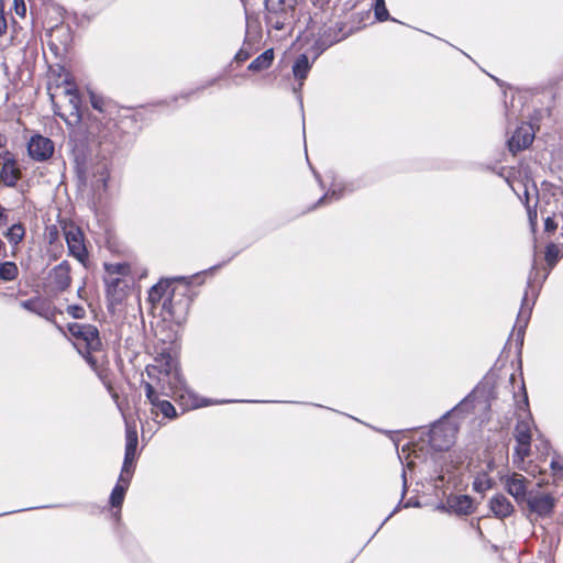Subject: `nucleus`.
I'll return each mask as SVG.
<instances>
[{
  "mask_svg": "<svg viewBox=\"0 0 563 563\" xmlns=\"http://www.w3.org/2000/svg\"><path fill=\"white\" fill-rule=\"evenodd\" d=\"M136 275L137 272L130 262H108V310H111L118 320L125 317V301Z\"/></svg>",
  "mask_w": 563,
  "mask_h": 563,
  "instance_id": "obj_1",
  "label": "nucleus"
},
{
  "mask_svg": "<svg viewBox=\"0 0 563 563\" xmlns=\"http://www.w3.org/2000/svg\"><path fill=\"white\" fill-rule=\"evenodd\" d=\"M139 435L135 424H128L125 430V451L123 464L115 486L110 495V504L114 508H120L125 493L133 477L137 461Z\"/></svg>",
  "mask_w": 563,
  "mask_h": 563,
  "instance_id": "obj_2",
  "label": "nucleus"
},
{
  "mask_svg": "<svg viewBox=\"0 0 563 563\" xmlns=\"http://www.w3.org/2000/svg\"><path fill=\"white\" fill-rule=\"evenodd\" d=\"M219 266L210 267L207 271L195 274L190 277H178L176 280L185 282L184 285H173L170 291L163 303V309L161 313L163 318L166 320H170L176 324H181L186 321L190 305H191V296L189 295L190 285L192 284V279L198 278L201 274H206L208 272H213Z\"/></svg>",
  "mask_w": 563,
  "mask_h": 563,
  "instance_id": "obj_3",
  "label": "nucleus"
},
{
  "mask_svg": "<svg viewBox=\"0 0 563 563\" xmlns=\"http://www.w3.org/2000/svg\"><path fill=\"white\" fill-rule=\"evenodd\" d=\"M468 406L466 399L462 400L452 410L448 411L439 421L434 422L428 434V443L434 451H446L455 442L459 427L455 422L449 421L448 418L454 413L463 412Z\"/></svg>",
  "mask_w": 563,
  "mask_h": 563,
  "instance_id": "obj_4",
  "label": "nucleus"
},
{
  "mask_svg": "<svg viewBox=\"0 0 563 563\" xmlns=\"http://www.w3.org/2000/svg\"><path fill=\"white\" fill-rule=\"evenodd\" d=\"M297 0H265V23L269 29L283 31L295 22Z\"/></svg>",
  "mask_w": 563,
  "mask_h": 563,
  "instance_id": "obj_5",
  "label": "nucleus"
},
{
  "mask_svg": "<svg viewBox=\"0 0 563 563\" xmlns=\"http://www.w3.org/2000/svg\"><path fill=\"white\" fill-rule=\"evenodd\" d=\"M135 126V120L129 109H119L115 103L108 101V132L111 142L120 147L130 142V131Z\"/></svg>",
  "mask_w": 563,
  "mask_h": 563,
  "instance_id": "obj_6",
  "label": "nucleus"
},
{
  "mask_svg": "<svg viewBox=\"0 0 563 563\" xmlns=\"http://www.w3.org/2000/svg\"><path fill=\"white\" fill-rule=\"evenodd\" d=\"M54 112L56 115H59L64 121L74 125L79 123L82 120V113L80 110V98L77 93V89L73 84H67V86L63 90L64 104L58 106L55 103V96L51 95Z\"/></svg>",
  "mask_w": 563,
  "mask_h": 563,
  "instance_id": "obj_7",
  "label": "nucleus"
},
{
  "mask_svg": "<svg viewBox=\"0 0 563 563\" xmlns=\"http://www.w3.org/2000/svg\"><path fill=\"white\" fill-rule=\"evenodd\" d=\"M82 341L85 342V349H86V360L92 367V369L97 373L99 378L103 382V371L99 367V363H103L106 355L100 350L101 346V340L99 338L98 330L90 324H86V328L84 330L82 334Z\"/></svg>",
  "mask_w": 563,
  "mask_h": 563,
  "instance_id": "obj_8",
  "label": "nucleus"
},
{
  "mask_svg": "<svg viewBox=\"0 0 563 563\" xmlns=\"http://www.w3.org/2000/svg\"><path fill=\"white\" fill-rule=\"evenodd\" d=\"M147 377L152 380L157 391L166 397H175L172 387V358L165 361L164 364L147 365L145 368Z\"/></svg>",
  "mask_w": 563,
  "mask_h": 563,
  "instance_id": "obj_9",
  "label": "nucleus"
},
{
  "mask_svg": "<svg viewBox=\"0 0 563 563\" xmlns=\"http://www.w3.org/2000/svg\"><path fill=\"white\" fill-rule=\"evenodd\" d=\"M70 283V265L63 261L48 272L44 287L48 294L57 295L66 290Z\"/></svg>",
  "mask_w": 563,
  "mask_h": 563,
  "instance_id": "obj_10",
  "label": "nucleus"
},
{
  "mask_svg": "<svg viewBox=\"0 0 563 563\" xmlns=\"http://www.w3.org/2000/svg\"><path fill=\"white\" fill-rule=\"evenodd\" d=\"M514 437L517 442L514 453V463L519 465L527 456L530 455L531 451V428L528 420H520L517 422Z\"/></svg>",
  "mask_w": 563,
  "mask_h": 563,
  "instance_id": "obj_11",
  "label": "nucleus"
},
{
  "mask_svg": "<svg viewBox=\"0 0 563 563\" xmlns=\"http://www.w3.org/2000/svg\"><path fill=\"white\" fill-rule=\"evenodd\" d=\"M140 333L137 328H133L130 323H122L118 334L119 355L130 361L136 355Z\"/></svg>",
  "mask_w": 563,
  "mask_h": 563,
  "instance_id": "obj_12",
  "label": "nucleus"
},
{
  "mask_svg": "<svg viewBox=\"0 0 563 563\" xmlns=\"http://www.w3.org/2000/svg\"><path fill=\"white\" fill-rule=\"evenodd\" d=\"M69 254L84 263L87 257V249L84 243V233L75 224H66L63 228Z\"/></svg>",
  "mask_w": 563,
  "mask_h": 563,
  "instance_id": "obj_13",
  "label": "nucleus"
},
{
  "mask_svg": "<svg viewBox=\"0 0 563 563\" xmlns=\"http://www.w3.org/2000/svg\"><path fill=\"white\" fill-rule=\"evenodd\" d=\"M527 506L530 516L534 515L536 518L549 517L555 507V498L549 494L531 495L527 498Z\"/></svg>",
  "mask_w": 563,
  "mask_h": 563,
  "instance_id": "obj_14",
  "label": "nucleus"
},
{
  "mask_svg": "<svg viewBox=\"0 0 563 563\" xmlns=\"http://www.w3.org/2000/svg\"><path fill=\"white\" fill-rule=\"evenodd\" d=\"M534 139V130L529 123H521L511 137L508 140V148L512 154H516L529 147Z\"/></svg>",
  "mask_w": 563,
  "mask_h": 563,
  "instance_id": "obj_15",
  "label": "nucleus"
},
{
  "mask_svg": "<svg viewBox=\"0 0 563 563\" xmlns=\"http://www.w3.org/2000/svg\"><path fill=\"white\" fill-rule=\"evenodd\" d=\"M341 31L342 29L340 27L329 26L320 33L311 47L314 53L313 60H316L325 49L341 42L345 37L344 35H341Z\"/></svg>",
  "mask_w": 563,
  "mask_h": 563,
  "instance_id": "obj_16",
  "label": "nucleus"
},
{
  "mask_svg": "<svg viewBox=\"0 0 563 563\" xmlns=\"http://www.w3.org/2000/svg\"><path fill=\"white\" fill-rule=\"evenodd\" d=\"M537 273H538V271H537L536 263H534L533 267L531 269L529 279H528V285H527V289L525 291V296L522 298L521 308L517 316L515 329L518 330V335L523 334L525 329H526V327L529 322L530 316H531L533 302L532 303L529 302V289L532 288V284L534 282L533 274L537 275Z\"/></svg>",
  "mask_w": 563,
  "mask_h": 563,
  "instance_id": "obj_17",
  "label": "nucleus"
},
{
  "mask_svg": "<svg viewBox=\"0 0 563 563\" xmlns=\"http://www.w3.org/2000/svg\"><path fill=\"white\" fill-rule=\"evenodd\" d=\"M27 151L30 156L38 162L48 159L54 153L53 142L42 135H34L31 137Z\"/></svg>",
  "mask_w": 563,
  "mask_h": 563,
  "instance_id": "obj_18",
  "label": "nucleus"
},
{
  "mask_svg": "<svg viewBox=\"0 0 563 563\" xmlns=\"http://www.w3.org/2000/svg\"><path fill=\"white\" fill-rule=\"evenodd\" d=\"M22 173L16 166L15 161L10 156L9 153L3 157V162H0V185L5 187H14Z\"/></svg>",
  "mask_w": 563,
  "mask_h": 563,
  "instance_id": "obj_19",
  "label": "nucleus"
},
{
  "mask_svg": "<svg viewBox=\"0 0 563 563\" xmlns=\"http://www.w3.org/2000/svg\"><path fill=\"white\" fill-rule=\"evenodd\" d=\"M547 199V195H542V197L537 201L540 203V212L544 219V229L547 232H553L558 228V221L555 220L558 217L563 218L562 213L556 214V211L550 208V199H553L555 207L560 203V198L556 195H551V197Z\"/></svg>",
  "mask_w": 563,
  "mask_h": 563,
  "instance_id": "obj_20",
  "label": "nucleus"
},
{
  "mask_svg": "<svg viewBox=\"0 0 563 563\" xmlns=\"http://www.w3.org/2000/svg\"><path fill=\"white\" fill-rule=\"evenodd\" d=\"M174 282H176V278L161 280L150 289L148 301L154 310L163 309L164 300L168 296Z\"/></svg>",
  "mask_w": 563,
  "mask_h": 563,
  "instance_id": "obj_21",
  "label": "nucleus"
},
{
  "mask_svg": "<svg viewBox=\"0 0 563 563\" xmlns=\"http://www.w3.org/2000/svg\"><path fill=\"white\" fill-rule=\"evenodd\" d=\"M489 508L497 518H506L514 511L510 500L503 494H497L490 498Z\"/></svg>",
  "mask_w": 563,
  "mask_h": 563,
  "instance_id": "obj_22",
  "label": "nucleus"
},
{
  "mask_svg": "<svg viewBox=\"0 0 563 563\" xmlns=\"http://www.w3.org/2000/svg\"><path fill=\"white\" fill-rule=\"evenodd\" d=\"M346 191L351 192L353 191V188H347V186L342 183H332L329 190L317 201V203L311 209L333 200H339L344 196Z\"/></svg>",
  "mask_w": 563,
  "mask_h": 563,
  "instance_id": "obj_23",
  "label": "nucleus"
},
{
  "mask_svg": "<svg viewBox=\"0 0 563 563\" xmlns=\"http://www.w3.org/2000/svg\"><path fill=\"white\" fill-rule=\"evenodd\" d=\"M526 477L520 474H514L506 482L508 493L516 498V500H522L526 497Z\"/></svg>",
  "mask_w": 563,
  "mask_h": 563,
  "instance_id": "obj_24",
  "label": "nucleus"
},
{
  "mask_svg": "<svg viewBox=\"0 0 563 563\" xmlns=\"http://www.w3.org/2000/svg\"><path fill=\"white\" fill-rule=\"evenodd\" d=\"M20 306L33 313H36L41 317H44L46 319L51 316V308L43 300L42 298H32L29 300H23L20 302Z\"/></svg>",
  "mask_w": 563,
  "mask_h": 563,
  "instance_id": "obj_25",
  "label": "nucleus"
},
{
  "mask_svg": "<svg viewBox=\"0 0 563 563\" xmlns=\"http://www.w3.org/2000/svg\"><path fill=\"white\" fill-rule=\"evenodd\" d=\"M172 387H173V391H174V396L175 397H180V398H184L185 397V394H187L188 396H191V391L187 388L186 386V383L181 376V374L179 373V371L176 368V366L174 365V363L172 362Z\"/></svg>",
  "mask_w": 563,
  "mask_h": 563,
  "instance_id": "obj_26",
  "label": "nucleus"
},
{
  "mask_svg": "<svg viewBox=\"0 0 563 563\" xmlns=\"http://www.w3.org/2000/svg\"><path fill=\"white\" fill-rule=\"evenodd\" d=\"M449 505L456 514L468 515L473 511V499L467 495L453 497Z\"/></svg>",
  "mask_w": 563,
  "mask_h": 563,
  "instance_id": "obj_27",
  "label": "nucleus"
},
{
  "mask_svg": "<svg viewBox=\"0 0 563 563\" xmlns=\"http://www.w3.org/2000/svg\"><path fill=\"white\" fill-rule=\"evenodd\" d=\"M311 65L306 54H301L297 57L292 66V73L295 78L300 81V85H302V81L307 78Z\"/></svg>",
  "mask_w": 563,
  "mask_h": 563,
  "instance_id": "obj_28",
  "label": "nucleus"
},
{
  "mask_svg": "<svg viewBox=\"0 0 563 563\" xmlns=\"http://www.w3.org/2000/svg\"><path fill=\"white\" fill-rule=\"evenodd\" d=\"M273 60H274L273 49H266L249 65V70L254 71V73L265 70L272 65Z\"/></svg>",
  "mask_w": 563,
  "mask_h": 563,
  "instance_id": "obj_29",
  "label": "nucleus"
},
{
  "mask_svg": "<svg viewBox=\"0 0 563 563\" xmlns=\"http://www.w3.org/2000/svg\"><path fill=\"white\" fill-rule=\"evenodd\" d=\"M19 276V267L14 262H0V282H13Z\"/></svg>",
  "mask_w": 563,
  "mask_h": 563,
  "instance_id": "obj_30",
  "label": "nucleus"
},
{
  "mask_svg": "<svg viewBox=\"0 0 563 563\" xmlns=\"http://www.w3.org/2000/svg\"><path fill=\"white\" fill-rule=\"evenodd\" d=\"M563 255V244L559 246L558 244L550 243L545 250V261L549 268H553L555 264L559 262L561 256Z\"/></svg>",
  "mask_w": 563,
  "mask_h": 563,
  "instance_id": "obj_31",
  "label": "nucleus"
},
{
  "mask_svg": "<svg viewBox=\"0 0 563 563\" xmlns=\"http://www.w3.org/2000/svg\"><path fill=\"white\" fill-rule=\"evenodd\" d=\"M25 235V229L22 223H15L11 225L4 233L8 241L14 245L19 244Z\"/></svg>",
  "mask_w": 563,
  "mask_h": 563,
  "instance_id": "obj_32",
  "label": "nucleus"
},
{
  "mask_svg": "<svg viewBox=\"0 0 563 563\" xmlns=\"http://www.w3.org/2000/svg\"><path fill=\"white\" fill-rule=\"evenodd\" d=\"M142 386L144 387L145 396L153 406V408L158 409L159 404L163 402L164 400L159 399L161 393L157 391L153 383L143 380Z\"/></svg>",
  "mask_w": 563,
  "mask_h": 563,
  "instance_id": "obj_33",
  "label": "nucleus"
},
{
  "mask_svg": "<svg viewBox=\"0 0 563 563\" xmlns=\"http://www.w3.org/2000/svg\"><path fill=\"white\" fill-rule=\"evenodd\" d=\"M86 125H87L88 134H90L91 136H95L100 133L101 128H102V122H101V120H99L97 118H92L90 114H88L87 119H86Z\"/></svg>",
  "mask_w": 563,
  "mask_h": 563,
  "instance_id": "obj_34",
  "label": "nucleus"
},
{
  "mask_svg": "<svg viewBox=\"0 0 563 563\" xmlns=\"http://www.w3.org/2000/svg\"><path fill=\"white\" fill-rule=\"evenodd\" d=\"M89 100L91 103V107L97 110L99 113H103L104 110V99L101 95H97L91 89H88Z\"/></svg>",
  "mask_w": 563,
  "mask_h": 563,
  "instance_id": "obj_35",
  "label": "nucleus"
},
{
  "mask_svg": "<svg viewBox=\"0 0 563 563\" xmlns=\"http://www.w3.org/2000/svg\"><path fill=\"white\" fill-rule=\"evenodd\" d=\"M374 11L378 21L383 22L389 19V13L386 9L385 0H376Z\"/></svg>",
  "mask_w": 563,
  "mask_h": 563,
  "instance_id": "obj_36",
  "label": "nucleus"
},
{
  "mask_svg": "<svg viewBox=\"0 0 563 563\" xmlns=\"http://www.w3.org/2000/svg\"><path fill=\"white\" fill-rule=\"evenodd\" d=\"M550 466L554 476L558 479H563V457L560 455L553 456Z\"/></svg>",
  "mask_w": 563,
  "mask_h": 563,
  "instance_id": "obj_37",
  "label": "nucleus"
},
{
  "mask_svg": "<svg viewBox=\"0 0 563 563\" xmlns=\"http://www.w3.org/2000/svg\"><path fill=\"white\" fill-rule=\"evenodd\" d=\"M523 196H525V205L527 207L529 220H530L531 224L534 225L537 222L538 213H537V210L534 208H531L529 205L530 192H529V189L527 186H523Z\"/></svg>",
  "mask_w": 563,
  "mask_h": 563,
  "instance_id": "obj_38",
  "label": "nucleus"
},
{
  "mask_svg": "<svg viewBox=\"0 0 563 563\" xmlns=\"http://www.w3.org/2000/svg\"><path fill=\"white\" fill-rule=\"evenodd\" d=\"M157 410H159V412H162V415L168 419L175 418L177 416L175 407L168 400H163V402L159 404Z\"/></svg>",
  "mask_w": 563,
  "mask_h": 563,
  "instance_id": "obj_39",
  "label": "nucleus"
},
{
  "mask_svg": "<svg viewBox=\"0 0 563 563\" xmlns=\"http://www.w3.org/2000/svg\"><path fill=\"white\" fill-rule=\"evenodd\" d=\"M13 9L20 18H24L26 14V5L24 0H13Z\"/></svg>",
  "mask_w": 563,
  "mask_h": 563,
  "instance_id": "obj_40",
  "label": "nucleus"
},
{
  "mask_svg": "<svg viewBox=\"0 0 563 563\" xmlns=\"http://www.w3.org/2000/svg\"><path fill=\"white\" fill-rule=\"evenodd\" d=\"M218 81V78H212L210 80H208L206 84L197 87L195 90H190L188 92H186L185 95H183V97L185 98H189L191 95H194L195 92H200L202 91L203 89L208 88V87H211L213 86L216 82Z\"/></svg>",
  "mask_w": 563,
  "mask_h": 563,
  "instance_id": "obj_41",
  "label": "nucleus"
},
{
  "mask_svg": "<svg viewBox=\"0 0 563 563\" xmlns=\"http://www.w3.org/2000/svg\"><path fill=\"white\" fill-rule=\"evenodd\" d=\"M86 324L73 323L69 325L70 333L76 338H82Z\"/></svg>",
  "mask_w": 563,
  "mask_h": 563,
  "instance_id": "obj_42",
  "label": "nucleus"
},
{
  "mask_svg": "<svg viewBox=\"0 0 563 563\" xmlns=\"http://www.w3.org/2000/svg\"><path fill=\"white\" fill-rule=\"evenodd\" d=\"M7 31V20L4 18V5L3 1L0 0V36Z\"/></svg>",
  "mask_w": 563,
  "mask_h": 563,
  "instance_id": "obj_43",
  "label": "nucleus"
},
{
  "mask_svg": "<svg viewBox=\"0 0 563 563\" xmlns=\"http://www.w3.org/2000/svg\"><path fill=\"white\" fill-rule=\"evenodd\" d=\"M67 310H68V312H69L74 318H77V319L82 318V317H84V314H85V310H84V308H82V307H80V306H76V305H74V306H69V307L67 308Z\"/></svg>",
  "mask_w": 563,
  "mask_h": 563,
  "instance_id": "obj_44",
  "label": "nucleus"
},
{
  "mask_svg": "<svg viewBox=\"0 0 563 563\" xmlns=\"http://www.w3.org/2000/svg\"><path fill=\"white\" fill-rule=\"evenodd\" d=\"M221 401H213V400H209V399H198V398H195L194 400V407H205V406H209V405H213V404H220Z\"/></svg>",
  "mask_w": 563,
  "mask_h": 563,
  "instance_id": "obj_45",
  "label": "nucleus"
},
{
  "mask_svg": "<svg viewBox=\"0 0 563 563\" xmlns=\"http://www.w3.org/2000/svg\"><path fill=\"white\" fill-rule=\"evenodd\" d=\"M9 214L4 207L0 205V227L8 224Z\"/></svg>",
  "mask_w": 563,
  "mask_h": 563,
  "instance_id": "obj_46",
  "label": "nucleus"
},
{
  "mask_svg": "<svg viewBox=\"0 0 563 563\" xmlns=\"http://www.w3.org/2000/svg\"><path fill=\"white\" fill-rule=\"evenodd\" d=\"M250 57V53L247 51H244V49H240L235 56H234V59L239 63H242V62H245L246 59H249Z\"/></svg>",
  "mask_w": 563,
  "mask_h": 563,
  "instance_id": "obj_47",
  "label": "nucleus"
},
{
  "mask_svg": "<svg viewBox=\"0 0 563 563\" xmlns=\"http://www.w3.org/2000/svg\"><path fill=\"white\" fill-rule=\"evenodd\" d=\"M402 479H404V488H402V496L405 495L406 490H407V479H406V472L402 471Z\"/></svg>",
  "mask_w": 563,
  "mask_h": 563,
  "instance_id": "obj_48",
  "label": "nucleus"
},
{
  "mask_svg": "<svg viewBox=\"0 0 563 563\" xmlns=\"http://www.w3.org/2000/svg\"><path fill=\"white\" fill-rule=\"evenodd\" d=\"M514 191L517 194V196L521 199L520 191L517 190L515 187H512Z\"/></svg>",
  "mask_w": 563,
  "mask_h": 563,
  "instance_id": "obj_49",
  "label": "nucleus"
},
{
  "mask_svg": "<svg viewBox=\"0 0 563 563\" xmlns=\"http://www.w3.org/2000/svg\"><path fill=\"white\" fill-rule=\"evenodd\" d=\"M114 516H115L117 520L119 521V519H120V510L115 511Z\"/></svg>",
  "mask_w": 563,
  "mask_h": 563,
  "instance_id": "obj_50",
  "label": "nucleus"
},
{
  "mask_svg": "<svg viewBox=\"0 0 563 563\" xmlns=\"http://www.w3.org/2000/svg\"><path fill=\"white\" fill-rule=\"evenodd\" d=\"M146 439H147L146 438V431H145V429H143V440H146Z\"/></svg>",
  "mask_w": 563,
  "mask_h": 563,
  "instance_id": "obj_51",
  "label": "nucleus"
},
{
  "mask_svg": "<svg viewBox=\"0 0 563 563\" xmlns=\"http://www.w3.org/2000/svg\"><path fill=\"white\" fill-rule=\"evenodd\" d=\"M523 186H527L526 184H520V187H518L517 190H521V187L523 188Z\"/></svg>",
  "mask_w": 563,
  "mask_h": 563,
  "instance_id": "obj_52",
  "label": "nucleus"
},
{
  "mask_svg": "<svg viewBox=\"0 0 563 563\" xmlns=\"http://www.w3.org/2000/svg\"><path fill=\"white\" fill-rule=\"evenodd\" d=\"M107 243H108V250H109L110 249V238L109 236H108Z\"/></svg>",
  "mask_w": 563,
  "mask_h": 563,
  "instance_id": "obj_53",
  "label": "nucleus"
},
{
  "mask_svg": "<svg viewBox=\"0 0 563 563\" xmlns=\"http://www.w3.org/2000/svg\"><path fill=\"white\" fill-rule=\"evenodd\" d=\"M532 190L537 194V188L534 185L532 186Z\"/></svg>",
  "mask_w": 563,
  "mask_h": 563,
  "instance_id": "obj_54",
  "label": "nucleus"
},
{
  "mask_svg": "<svg viewBox=\"0 0 563 563\" xmlns=\"http://www.w3.org/2000/svg\"><path fill=\"white\" fill-rule=\"evenodd\" d=\"M2 146V136L0 135V147Z\"/></svg>",
  "mask_w": 563,
  "mask_h": 563,
  "instance_id": "obj_55",
  "label": "nucleus"
},
{
  "mask_svg": "<svg viewBox=\"0 0 563 563\" xmlns=\"http://www.w3.org/2000/svg\"><path fill=\"white\" fill-rule=\"evenodd\" d=\"M390 519V515L385 518V521H388Z\"/></svg>",
  "mask_w": 563,
  "mask_h": 563,
  "instance_id": "obj_56",
  "label": "nucleus"
},
{
  "mask_svg": "<svg viewBox=\"0 0 563 563\" xmlns=\"http://www.w3.org/2000/svg\"><path fill=\"white\" fill-rule=\"evenodd\" d=\"M390 519V515L385 518V521H388Z\"/></svg>",
  "mask_w": 563,
  "mask_h": 563,
  "instance_id": "obj_57",
  "label": "nucleus"
},
{
  "mask_svg": "<svg viewBox=\"0 0 563 563\" xmlns=\"http://www.w3.org/2000/svg\"><path fill=\"white\" fill-rule=\"evenodd\" d=\"M390 519V515L385 518V521H388Z\"/></svg>",
  "mask_w": 563,
  "mask_h": 563,
  "instance_id": "obj_58",
  "label": "nucleus"
},
{
  "mask_svg": "<svg viewBox=\"0 0 563 563\" xmlns=\"http://www.w3.org/2000/svg\"><path fill=\"white\" fill-rule=\"evenodd\" d=\"M301 0H297V2H300Z\"/></svg>",
  "mask_w": 563,
  "mask_h": 563,
  "instance_id": "obj_59",
  "label": "nucleus"
}]
</instances>
